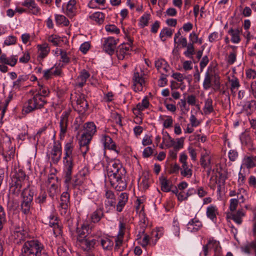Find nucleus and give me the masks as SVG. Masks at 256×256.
<instances>
[{
  "mask_svg": "<svg viewBox=\"0 0 256 256\" xmlns=\"http://www.w3.org/2000/svg\"><path fill=\"white\" fill-rule=\"evenodd\" d=\"M238 204V200L236 198H232L230 200V210L233 212L235 210Z\"/></svg>",
  "mask_w": 256,
  "mask_h": 256,
  "instance_id": "nucleus-63",
  "label": "nucleus"
},
{
  "mask_svg": "<svg viewBox=\"0 0 256 256\" xmlns=\"http://www.w3.org/2000/svg\"><path fill=\"white\" fill-rule=\"evenodd\" d=\"M80 122V115L78 116L76 118V120L74 122V124L72 126V128L75 132H76V136L78 139V144L80 145V139H79L78 138V136L80 132V131L79 130V128L80 126V124L79 123Z\"/></svg>",
  "mask_w": 256,
  "mask_h": 256,
  "instance_id": "nucleus-37",
  "label": "nucleus"
},
{
  "mask_svg": "<svg viewBox=\"0 0 256 256\" xmlns=\"http://www.w3.org/2000/svg\"><path fill=\"white\" fill-rule=\"evenodd\" d=\"M133 80L134 81V86H136L137 84L140 85V86L138 87L137 90H135V91L142 90L143 86L145 83V80L142 76L140 75L139 72H135L134 74Z\"/></svg>",
  "mask_w": 256,
  "mask_h": 256,
  "instance_id": "nucleus-18",
  "label": "nucleus"
},
{
  "mask_svg": "<svg viewBox=\"0 0 256 256\" xmlns=\"http://www.w3.org/2000/svg\"><path fill=\"white\" fill-rule=\"evenodd\" d=\"M34 192V188L28 187L24 188L21 193L22 200L20 202V210L25 215H28L31 213L30 210L32 206Z\"/></svg>",
  "mask_w": 256,
  "mask_h": 256,
  "instance_id": "nucleus-2",
  "label": "nucleus"
},
{
  "mask_svg": "<svg viewBox=\"0 0 256 256\" xmlns=\"http://www.w3.org/2000/svg\"><path fill=\"white\" fill-rule=\"evenodd\" d=\"M236 52H231L227 59V62L229 64H232L236 60Z\"/></svg>",
  "mask_w": 256,
  "mask_h": 256,
  "instance_id": "nucleus-59",
  "label": "nucleus"
},
{
  "mask_svg": "<svg viewBox=\"0 0 256 256\" xmlns=\"http://www.w3.org/2000/svg\"><path fill=\"white\" fill-rule=\"evenodd\" d=\"M103 210L104 208L102 206H101L92 214L90 218L92 222H98L104 216V215Z\"/></svg>",
  "mask_w": 256,
  "mask_h": 256,
  "instance_id": "nucleus-16",
  "label": "nucleus"
},
{
  "mask_svg": "<svg viewBox=\"0 0 256 256\" xmlns=\"http://www.w3.org/2000/svg\"><path fill=\"white\" fill-rule=\"evenodd\" d=\"M172 230L176 236H180V226L177 220H174L173 222Z\"/></svg>",
  "mask_w": 256,
  "mask_h": 256,
  "instance_id": "nucleus-54",
  "label": "nucleus"
},
{
  "mask_svg": "<svg viewBox=\"0 0 256 256\" xmlns=\"http://www.w3.org/2000/svg\"><path fill=\"white\" fill-rule=\"evenodd\" d=\"M16 38L14 36H10L6 38L4 44L6 46L14 44L16 43Z\"/></svg>",
  "mask_w": 256,
  "mask_h": 256,
  "instance_id": "nucleus-55",
  "label": "nucleus"
},
{
  "mask_svg": "<svg viewBox=\"0 0 256 256\" xmlns=\"http://www.w3.org/2000/svg\"><path fill=\"white\" fill-rule=\"evenodd\" d=\"M104 140V146L106 148L108 149L114 150L117 153H118L119 151L116 150V144L114 142H113L112 138L108 136H104L102 138Z\"/></svg>",
  "mask_w": 256,
  "mask_h": 256,
  "instance_id": "nucleus-19",
  "label": "nucleus"
},
{
  "mask_svg": "<svg viewBox=\"0 0 256 256\" xmlns=\"http://www.w3.org/2000/svg\"><path fill=\"white\" fill-rule=\"evenodd\" d=\"M172 34V31L168 28H162L160 32V37L162 40L163 42L166 40V39H163L165 36L168 37H171Z\"/></svg>",
  "mask_w": 256,
  "mask_h": 256,
  "instance_id": "nucleus-43",
  "label": "nucleus"
},
{
  "mask_svg": "<svg viewBox=\"0 0 256 256\" xmlns=\"http://www.w3.org/2000/svg\"><path fill=\"white\" fill-rule=\"evenodd\" d=\"M91 232V229L88 224H84L81 226V239L84 238V236L88 238L86 234H89Z\"/></svg>",
  "mask_w": 256,
  "mask_h": 256,
  "instance_id": "nucleus-44",
  "label": "nucleus"
},
{
  "mask_svg": "<svg viewBox=\"0 0 256 256\" xmlns=\"http://www.w3.org/2000/svg\"><path fill=\"white\" fill-rule=\"evenodd\" d=\"M212 86V80L208 72H206L204 79L203 82V88L205 90L209 89Z\"/></svg>",
  "mask_w": 256,
  "mask_h": 256,
  "instance_id": "nucleus-36",
  "label": "nucleus"
},
{
  "mask_svg": "<svg viewBox=\"0 0 256 256\" xmlns=\"http://www.w3.org/2000/svg\"><path fill=\"white\" fill-rule=\"evenodd\" d=\"M160 182L161 184V190L164 192H168L171 190L170 186V182L164 176H160L159 178Z\"/></svg>",
  "mask_w": 256,
  "mask_h": 256,
  "instance_id": "nucleus-29",
  "label": "nucleus"
},
{
  "mask_svg": "<svg viewBox=\"0 0 256 256\" xmlns=\"http://www.w3.org/2000/svg\"><path fill=\"white\" fill-rule=\"evenodd\" d=\"M167 62L164 59H160L155 62V66L158 70L162 68L164 65H166Z\"/></svg>",
  "mask_w": 256,
  "mask_h": 256,
  "instance_id": "nucleus-57",
  "label": "nucleus"
},
{
  "mask_svg": "<svg viewBox=\"0 0 256 256\" xmlns=\"http://www.w3.org/2000/svg\"><path fill=\"white\" fill-rule=\"evenodd\" d=\"M76 1L75 0H70L66 6V14L70 18H72L76 15Z\"/></svg>",
  "mask_w": 256,
  "mask_h": 256,
  "instance_id": "nucleus-17",
  "label": "nucleus"
},
{
  "mask_svg": "<svg viewBox=\"0 0 256 256\" xmlns=\"http://www.w3.org/2000/svg\"><path fill=\"white\" fill-rule=\"evenodd\" d=\"M50 92L48 89L42 85L39 84V89L36 95H39L43 100H46V97L49 94Z\"/></svg>",
  "mask_w": 256,
  "mask_h": 256,
  "instance_id": "nucleus-32",
  "label": "nucleus"
},
{
  "mask_svg": "<svg viewBox=\"0 0 256 256\" xmlns=\"http://www.w3.org/2000/svg\"><path fill=\"white\" fill-rule=\"evenodd\" d=\"M105 28L106 30L108 32H110L116 34H119L120 32V29L114 24L106 25L105 27Z\"/></svg>",
  "mask_w": 256,
  "mask_h": 256,
  "instance_id": "nucleus-50",
  "label": "nucleus"
},
{
  "mask_svg": "<svg viewBox=\"0 0 256 256\" xmlns=\"http://www.w3.org/2000/svg\"><path fill=\"white\" fill-rule=\"evenodd\" d=\"M70 230L71 232L72 236L74 240H76V245L80 246V230L78 228V220L77 221L76 226L70 227Z\"/></svg>",
  "mask_w": 256,
  "mask_h": 256,
  "instance_id": "nucleus-14",
  "label": "nucleus"
},
{
  "mask_svg": "<svg viewBox=\"0 0 256 256\" xmlns=\"http://www.w3.org/2000/svg\"><path fill=\"white\" fill-rule=\"evenodd\" d=\"M38 58L43 59L47 56L50 52V48L47 44H44L42 45H38Z\"/></svg>",
  "mask_w": 256,
  "mask_h": 256,
  "instance_id": "nucleus-23",
  "label": "nucleus"
},
{
  "mask_svg": "<svg viewBox=\"0 0 256 256\" xmlns=\"http://www.w3.org/2000/svg\"><path fill=\"white\" fill-rule=\"evenodd\" d=\"M166 136L168 137V139L166 140H165L164 142H166V146L167 148H170L173 146L174 147V145L176 144V142L174 141V138H172L168 133L166 132Z\"/></svg>",
  "mask_w": 256,
  "mask_h": 256,
  "instance_id": "nucleus-53",
  "label": "nucleus"
},
{
  "mask_svg": "<svg viewBox=\"0 0 256 256\" xmlns=\"http://www.w3.org/2000/svg\"><path fill=\"white\" fill-rule=\"evenodd\" d=\"M72 144L71 142H68L64 146V150H65V156L64 157V162L65 164V166L67 165V163L66 162L68 157H70V155L72 154Z\"/></svg>",
  "mask_w": 256,
  "mask_h": 256,
  "instance_id": "nucleus-34",
  "label": "nucleus"
},
{
  "mask_svg": "<svg viewBox=\"0 0 256 256\" xmlns=\"http://www.w3.org/2000/svg\"><path fill=\"white\" fill-rule=\"evenodd\" d=\"M56 22L57 24L68 26L69 24V20L64 16L56 14L54 15Z\"/></svg>",
  "mask_w": 256,
  "mask_h": 256,
  "instance_id": "nucleus-30",
  "label": "nucleus"
},
{
  "mask_svg": "<svg viewBox=\"0 0 256 256\" xmlns=\"http://www.w3.org/2000/svg\"><path fill=\"white\" fill-rule=\"evenodd\" d=\"M46 104V100H43L39 95L34 94L24 104L22 110V114H28L36 110L41 109Z\"/></svg>",
  "mask_w": 256,
  "mask_h": 256,
  "instance_id": "nucleus-3",
  "label": "nucleus"
},
{
  "mask_svg": "<svg viewBox=\"0 0 256 256\" xmlns=\"http://www.w3.org/2000/svg\"><path fill=\"white\" fill-rule=\"evenodd\" d=\"M118 58L120 60H123L124 55L126 54V52L124 50V44H121L119 46L118 49L116 51Z\"/></svg>",
  "mask_w": 256,
  "mask_h": 256,
  "instance_id": "nucleus-47",
  "label": "nucleus"
},
{
  "mask_svg": "<svg viewBox=\"0 0 256 256\" xmlns=\"http://www.w3.org/2000/svg\"><path fill=\"white\" fill-rule=\"evenodd\" d=\"M26 177L25 172L21 169L16 171L12 177V182L18 188H22Z\"/></svg>",
  "mask_w": 256,
  "mask_h": 256,
  "instance_id": "nucleus-9",
  "label": "nucleus"
},
{
  "mask_svg": "<svg viewBox=\"0 0 256 256\" xmlns=\"http://www.w3.org/2000/svg\"><path fill=\"white\" fill-rule=\"evenodd\" d=\"M208 62L209 60L207 56H205L202 58L200 64V72H202L203 69L208 64Z\"/></svg>",
  "mask_w": 256,
  "mask_h": 256,
  "instance_id": "nucleus-62",
  "label": "nucleus"
},
{
  "mask_svg": "<svg viewBox=\"0 0 256 256\" xmlns=\"http://www.w3.org/2000/svg\"><path fill=\"white\" fill-rule=\"evenodd\" d=\"M194 44L192 43L189 42L186 48V50L184 52V54L188 58H192V55L195 54L194 48Z\"/></svg>",
  "mask_w": 256,
  "mask_h": 256,
  "instance_id": "nucleus-35",
  "label": "nucleus"
},
{
  "mask_svg": "<svg viewBox=\"0 0 256 256\" xmlns=\"http://www.w3.org/2000/svg\"><path fill=\"white\" fill-rule=\"evenodd\" d=\"M244 165L247 168H251L255 166V164L252 158L247 157L244 160Z\"/></svg>",
  "mask_w": 256,
  "mask_h": 256,
  "instance_id": "nucleus-60",
  "label": "nucleus"
},
{
  "mask_svg": "<svg viewBox=\"0 0 256 256\" xmlns=\"http://www.w3.org/2000/svg\"><path fill=\"white\" fill-rule=\"evenodd\" d=\"M18 62V58L16 56H11L8 58V65L11 66H14Z\"/></svg>",
  "mask_w": 256,
  "mask_h": 256,
  "instance_id": "nucleus-61",
  "label": "nucleus"
},
{
  "mask_svg": "<svg viewBox=\"0 0 256 256\" xmlns=\"http://www.w3.org/2000/svg\"><path fill=\"white\" fill-rule=\"evenodd\" d=\"M153 154V150L150 146L145 148L144 150L142 156L144 158H148Z\"/></svg>",
  "mask_w": 256,
  "mask_h": 256,
  "instance_id": "nucleus-64",
  "label": "nucleus"
},
{
  "mask_svg": "<svg viewBox=\"0 0 256 256\" xmlns=\"http://www.w3.org/2000/svg\"><path fill=\"white\" fill-rule=\"evenodd\" d=\"M256 110V101L252 100L246 102L243 106L242 110L245 112L247 114H250Z\"/></svg>",
  "mask_w": 256,
  "mask_h": 256,
  "instance_id": "nucleus-20",
  "label": "nucleus"
},
{
  "mask_svg": "<svg viewBox=\"0 0 256 256\" xmlns=\"http://www.w3.org/2000/svg\"><path fill=\"white\" fill-rule=\"evenodd\" d=\"M150 16V15L148 14H144L141 16L140 20V25L141 28H144L148 25Z\"/></svg>",
  "mask_w": 256,
  "mask_h": 256,
  "instance_id": "nucleus-41",
  "label": "nucleus"
},
{
  "mask_svg": "<svg viewBox=\"0 0 256 256\" xmlns=\"http://www.w3.org/2000/svg\"><path fill=\"white\" fill-rule=\"evenodd\" d=\"M88 106V103L84 97H81V108H82V109H81V120L89 114V112H87Z\"/></svg>",
  "mask_w": 256,
  "mask_h": 256,
  "instance_id": "nucleus-25",
  "label": "nucleus"
},
{
  "mask_svg": "<svg viewBox=\"0 0 256 256\" xmlns=\"http://www.w3.org/2000/svg\"><path fill=\"white\" fill-rule=\"evenodd\" d=\"M116 169H112L108 168V174L110 180L111 185L114 186V184L112 183V180L120 178L123 175L122 172L125 173V169H122V166L120 164H114Z\"/></svg>",
  "mask_w": 256,
  "mask_h": 256,
  "instance_id": "nucleus-7",
  "label": "nucleus"
},
{
  "mask_svg": "<svg viewBox=\"0 0 256 256\" xmlns=\"http://www.w3.org/2000/svg\"><path fill=\"white\" fill-rule=\"evenodd\" d=\"M242 32V29L238 28L234 29L230 28L228 31V33L232 36L231 40L234 43H238L240 40V34Z\"/></svg>",
  "mask_w": 256,
  "mask_h": 256,
  "instance_id": "nucleus-21",
  "label": "nucleus"
},
{
  "mask_svg": "<svg viewBox=\"0 0 256 256\" xmlns=\"http://www.w3.org/2000/svg\"><path fill=\"white\" fill-rule=\"evenodd\" d=\"M43 244L38 240H32L24 242L21 248L22 256H38Z\"/></svg>",
  "mask_w": 256,
  "mask_h": 256,
  "instance_id": "nucleus-4",
  "label": "nucleus"
},
{
  "mask_svg": "<svg viewBox=\"0 0 256 256\" xmlns=\"http://www.w3.org/2000/svg\"><path fill=\"white\" fill-rule=\"evenodd\" d=\"M24 6L28 8L30 12L34 15H39L40 14V8L38 7L35 2L32 1V2L24 4Z\"/></svg>",
  "mask_w": 256,
  "mask_h": 256,
  "instance_id": "nucleus-24",
  "label": "nucleus"
},
{
  "mask_svg": "<svg viewBox=\"0 0 256 256\" xmlns=\"http://www.w3.org/2000/svg\"><path fill=\"white\" fill-rule=\"evenodd\" d=\"M70 99L72 100V105L75 110L80 114V111L78 110V105L80 104V95L74 93L71 94Z\"/></svg>",
  "mask_w": 256,
  "mask_h": 256,
  "instance_id": "nucleus-26",
  "label": "nucleus"
},
{
  "mask_svg": "<svg viewBox=\"0 0 256 256\" xmlns=\"http://www.w3.org/2000/svg\"><path fill=\"white\" fill-rule=\"evenodd\" d=\"M6 222V214L4 208L0 205V230L4 227V224Z\"/></svg>",
  "mask_w": 256,
  "mask_h": 256,
  "instance_id": "nucleus-38",
  "label": "nucleus"
},
{
  "mask_svg": "<svg viewBox=\"0 0 256 256\" xmlns=\"http://www.w3.org/2000/svg\"><path fill=\"white\" fill-rule=\"evenodd\" d=\"M203 110L206 115L209 114L214 111V109L212 106V98H208L206 100Z\"/></svg>",
  "mask_w": 256,
  "mask_h": 256,
  "instance_id": "nucleus-28",
  "label": "nucleus"
},
{
  "mask_svg": "<svg viewBox=\"0 0 256 256\" xmlns=\"http://www.w3.org/2000/svg\"><path fill=\"white\" fill-rule=\"evenodd\" d=\"M28 79V76L26 74H22L19 76L18 80L13 82V88H20L22 82H26Z\"/></svg>",
  "mask_w": 256,
  "mask_h": 256,
  "instance_id": "nucleus-31",
  "label": "nucleus"
},
{
  "mask_svg": "<svg viewBox=\"0 0 256 256\" xmlns=\"http://www.w3.org/2000/svg\"><path fill=\"white\" fill-rule=\"evenodd\" d=\"M90 76V73L86 70L81 71V88L84 86L86 80Z\"/></svg>",
  "mask_w": 256,
  "mask_h": 256,
  "instance_id": "nucleus-49",
  "label": "nucleus"
},
{
  "mask_svg": "<svg viewBox=\"0 0 256 256\" xmlns=\"http://www.w3.org/2000/svg\"><path fill=\"white\" fill-rule=\"evenodd\" d=\"M48 40L54 46H58L62 41V38L57 35H51L48 37Z\"/></svg>",
  "mask_w": 256,
  "mask_h": 256,
  "instance_id": "nucleus-45",
  "label": "nucleus"
},
{
  "mask_svg": "<svg viewBox=\"0 0 256 256\" xmlns=\"http://www.w3.org/2000/svg\"><path fill=\"white\" fill-rule=\"evenodd\" d=\"M182 166L184 170L181 171V174L184 177L190 178L192 174V170L188 168V164H184Z\"/></svg>",
  "mask_w": 256,
  "mask_h": 256,
  "instance_id": "nucleus-40",
  "label": "nucleus"
},
{
  "mask_svg": "<svg viewBox=\"0 0 256 256\" xmlns=\"http://www.w3.org/2000/svg\"><path fill=\"white\" fill-rule=\"evenodd\" d=\"M52 160L54 164H56L60 160L62 154V146L59 141L54 142L52 152Z\"/></svg>",
  "mask_w": 256,
  "mask_h": 256,
  "instance_id": "nucleus-12",
  "label": "nucleus"
},
{
  "mask_svg": "<svg viewBox=\"0 0 256 256\" xmlns=\"http://www.w3.org/2000/svg\"><path fill=\"white\" fill-rule=\"evenodd\" d=\"M91 47L90 42H84L81 44V52L86 54Z\"/></svg>",
  "mask_w": 256,
  "mask_h": 256,
  "instance_id": "nucleus-52",
  "label": "nucleus"
},
{
  "mask_svg": "<svg viewBox=\"0 0 256 256\" xmlns=\"http://www.w3.org/2000/svg\"><path fill=\"white\" fill-rule=\"evenodd\" d=\"M22 188H18L17 186H15L14 183L12 182V186L10 187V190L12 193L16 196H18Z\"/></svg>",
  "mask_w": 256,
  "mask_h": 256,
  "instance_id": "nucleus-58",
  "label": "nucleus"
},
{
  "mask_svg": "<svg viewBox=\"0 0 256 256\" xmlns=\"http://www.w3.org/2000/svg\"><path fill=\"white\" fill-rule=\"evenodd\" d=\"M208 157V156L206 154H205L202 155L200 159V164L204 168H206L210 163V158L206 159Z\"/></svg>",
  "mask_w": 256,
  "mask_h": 256,
  "instance_id": "nucleus-48",
  "label": "nucleus"
},
{
  "mask_svg": "<svg viewBox=\"0 0 256 256\" xmlns=\"http://www.w3.org/2000/svg\"><path fill=\"white\" fill-rule=\"evenodd\" d=\"M118 40H115L112 37H108L104 40L103 44L104 50L110 55L114 54Z\"/></svg>",
  "mask_w": 256,
  "mask_h": 256,
  "instance_id": "nucleus-8",
  "label": "nucleus"
},
{
  "mask_svg": "<svg viewBox=\"0 0 256 256\" xmlns=\"http://www.w3.org/2000/svg\"><path fill=\"white\" fill-rule=\"evenodd\" d=\"M96 240L91 236L81 239V249L84 251L90 252L94 248Z\"/></svg>",
  "mask_w": 256,
  "mask_h": 256,
  "instance_id": "nucleus-10",
  "label": "nucleus"
},
{
  "mask_svg": "<svg viewBox=\"0 0 256 256\" xmlns=\"http://www.w3.org/2000/svg\"><path fill=\"white\" fill-rule=\"evenodd\" d=\"M66 162L67 165L66 166L64 182L70 187V190H73L74 195L78 196L80 193V175L78 173L72 178L71 176L73 167L72 162L66 160Z\"/></svg>",
  "mask_w": 256,
  "mask_h": 256,
  "instance_id": "nucleus-1",
  "label": "nucleus"
},
{
  "mask_svg": "<svg viewBox=\"0 0 256 256\" xmlns=\"http://www.w3.org/2000/svg\"><path fill=\"white\" fill-rule=\"evenodd\" d=\"M56 218L54 216L51 215L50 216L49 226L50 227L54 228L53 232L56 236H58V235H61L62 233L61 227L58 224L57 222H56Z\"/></svg>",
  "mask_w": 256,
  "mask_h": 256,
  "instance_id": "nucleus-15",
  "label": "nucleus"
},
{
  "mask_svg": "<svg viewBox=\"0 0 256 256\" xmlns=\"http://www.w3.org/2000/svg\"><path fill=\"white\" fill-rule=\"evenodd\" d=\"M90 18L97 24H100L104 22V14L102 12H98L90 16Z\"/></svg>",
  "mask_w": 256,
  "mask_h": 256,
  "instance_id": "nucleus-27",
  "label": "nucleus"
},
{
  "mask_svg": "<svg viewBox=\"0 0 256 256\" xmlns=\"http://www.w3.org/2000/svg\"><path fill=\"white\" fill-rule=\"evenodd\" d=\"M221 248L218 241L214 239H210L208 243L203 246L204 256H207L208 255L209 250H213L214 252L218 250H220Z\"/></svg>",
  "mask_w": 256,
  "mask_h": 256,
  "instance_id": "nucleus-11",
  "label": "nucleus"
},
{
  "mask_svg": "<svg viewBox=\"0 0 256 256\" xmlns=\"http://www.w3.org/2000/svg\"><path fill=\"white\" fill-rule=\"evenodd\" d=\"M218 213V208L216 206L211 205L207 208L206 216L212 222H216V214Z\"/></svg>",
  "mask_w": 256,
  "mask_h": 256,
  "instance_id": "nucleus-22",
  "label": "nucleus"
},
{
  "mask_svg": "<svg viewBox=\"0 0 256 256\" xmlns=\"http://www.w3.org/2000/svg\"><path fill=\"white\" fill-rule=\"evenodd\" d=\"M70 110H68L64 111L60 116V140H63L68 130V118L70 114Z\"/></svg>",
  "mask_w": 256,
  "mask_h": 256,
  "instance_id": "nucleus-6",
  "label": "nucleus"
},
{
  "mask_svg": "<svg viewBox=\"0 0 256 256\" xmlns=\"http://www.w3.org/2000/svg\"><path fill=\"white\" fill-rule=\"evenodd\" d=\"M118 184L115 186V189L117 191L121 192L126 188L127 184L126 182L124 181L122 176L120 178L115 179Z\"/></svg>",
  "mask_w": 256,
  "mask_h": 256,
  "instance_id": "nucleus-33",
  "label": "nucleus"
},
{
  "mask_svg": "<svg viewBox=\"0 0 256 256\" xmlns=\"http://www.w3.org/2000/svg\"><path fill=\"white\" fill-rule=\"evenodd\" d=\"M96 132V126L93 122L84 124L81 129V146L89 144Z\"/></svg>",
  "mask_w": 256,
  "mask_h": 256,
  "instance_id": "nucleus-5",
  "label": "nucleus"
},
{
  "mask_svg": "<svg viewBox=\"0 0 256 256\" xmlns=\"http://www.w3.org/2000/svg\"><path fill=\"white\" fill-rule=\"evenodd\" d=\"M101 245L104 249L110 250L112 248L114 245V242L110 239L106 238L101 240Z\"/></svg>",
  "mask_w": 256,
  "mask_h": 256,
  "instance_id": "nucleus-39",
  "label": "nucleus"
},
{
  "mask_svg": "<svg viewBox=\"0 0 256 256\" xmlns=\"http://www.w3.org/2000/svg\"><path fill=\"white\" fill-rule=\"evenodd\" d=\"M46 197L47 194L46 192L44 190H41L38 196L36 198L35 202L40 204H43L46 202Z\"/></svg>",
  "mask_w": 256,
  "mask_h": 256,
  "instance_id": "nucleus-42",
  "label": "nucleus"
},
{
  "mask_svg": "<svg viewBox=\"0 0 256 256\" xmlns=\"http://www.w3.org/2000/svg\"><path fill=\"white\" fill-rule=\"evenodd\" d=\"M202 226V224L198 220L192 218L187 224V230L188 232H194L198 231Z\"/></svg>",
  "mask_w": 256,
  "mask_h": 256,
  "instance_id": "nucleus-13",
  "label": "nucleus"
},
{
  "mask_svg": "<svg viewBox=\"0 0 256 256\" xmlns=\"http://www.w3.org/2000/svg\"><path fill=\"white\" fill-rule=\"evenodd\" d=\"M220 78L217 74H214V80L213 81V88L215 91H217L220 89Z\"/></svg>",
  "mask_w": 256,
  "mask_h": 256,
  "instance_id": "nucleus-51",
  "label": "nucleus"
},
{
  "mask_svg": "<svg viewBox=\"0 0 256 256\" xmlns=\"http://www.w3.org/2000/svg\"><path fill=\"white\" fill-rule=\"evenodd\" d=\"M57 253L58 256H69L68 252L63 246L58 247Z\"/></svg>",
  "mask_w": 256,
  "mask_h": 256,
  "instance_id": "nucleus-56",
  "label": "nucleus"
},
{
  "mask_svg": "<svg viewBox=\"0 0 256 256\" xmlns=\"http://www.w3.org/2000/svg\"><path fill=\"white\" fill-rule=\"evenodd\" d=\"M68 205L69 202H66L64 200L60 198V211L62 214H66L68 207Z\"/></svg>",
  "mask_w": 256,
  "mask_h": 256,
  "instance_id": "nucleus-46",
  "label": "nucleus"
}]
</instances>
